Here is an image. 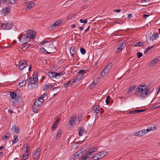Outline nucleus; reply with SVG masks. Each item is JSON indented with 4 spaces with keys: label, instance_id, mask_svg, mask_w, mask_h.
Segmentation results:
<instances>
[{
    "label": "nucleus",
    "instance_id": "obj_1",
    "mask_svg": "<svg viewBox=\"0 0 160 160\" xmlns=\"http://www.w3.org/2000/svg\"><path fill=\"white\" fill-rule=\"evenodd\" d=\"M27 80L28 82L27 87L28 89H33L38 87V84L36 83V82L33 81L32 77H28L27 79Z\"/></svg>",
    "mask_w": 160,
    "mask_h": 160
},
{
    "label": "nucleus",
    "instance_id": "obj_2",
    "mask_svg": "<svg viewBox=\"0 0 160 160\" xmlns=\"http://www.w3.org/2000/svg\"><path fill=\"white\" fill-rule=\"evenodd\" d=\"M152 130V127H148L146 129H143L136 132L135 134V135L137 136H142Z\"/></svg>",
    "mask_w": 160,
    "mask_h": 160
},
{
    "label": "nucleus",
    "instance_id": "obj_3",
    "mask_svg": "<svg viewBox=\"0 0 160 160\" xmlns=\"http://www.w3.org/2000/svg\"><path fill=\"white\" fill-rule=\"evenodd\" d=\"M112 65V63H110L105 67L103 72L101 73V75L102 77H104L105 75L108 74L111 68Z\"/></svg>",
    "mask_w": 160,
    "mask_h": 160
},
{
    "label": "nucleus",
    "instance_id": "obj_4",
    "mask_svg": "<svg viewBox=\"0 0 160 160\" xmlns=\"http://www.w3.org/2000/svg\"><path fill=\"white\" fill-rule=\"evenodd\" d=\"M18 38L23 44H26L30 41L28 36L27 35L26 33L22 36L20 38Z\"/></svg>",
    "mask_w": 160,
    "mask_h": 160
},
{
    "label": "nucleus",
    "instance_id": "obj_5",
    "mask_svg": "<svg viewBox=\"0 0 160 160\" xmlns=\"http://www.w3.org/2000/svg\"><path fill=\"white\" fill-rule=\"evenodd\" d=\"M12 26V24L10 22H8L7 23H2L1 27L2 28L6 30H9L11 28Z\"/></svg>",
    "mask_w": 160,
    "mask_h": 160
},
{
    "label": "nucleus",
    "instance_id": "obj_6",
    "mask_svg": "<svg viewBox=\"0 0 160 160\" xmlns=\"http://www.w3.org/2000/svg\"><path fill=\"white\" fill-rule=\"evenodd\" d=\"M27 62L25 60H22L19 63V67L20 70H22L28 66Z\"/></svg>",
    "mask_w": 160,
    "mask_h": 160
},
{
    "label": "nucleus",
    "instance_id": "obj_7",
    "mask_svg": "<svg viewBox=\"0 0 160 160\" xmlns=\"http://www.w3.org/2000/svg\"><path fill=\"white\" fill-rule=\"evenodd\" d=\"M26 34L28 36L30 40V39L34 38L36 35L35 32L31 30L28 31Z\"/></svg>",
    "mask_w": 160,
    "mask_h": 160
},
{
    "label": "nucleus",
    "instance_id": "obj_8",
    "mask_svg": "<svg viewBox=\"0 0 160 160\" xmlns=\"http://www.w3.org/2000/svg\"><path fill=\"white\" fill-rule=\"evenodd\" d=\"M125 41H124L120 43L118 45V48L117 49V52H121L124 47V45L126 44Z\"/></svg>",
    "mask_w": 160,
    "mask_h": 160
},
{
    "label": "nucleus",
    "instance_id": "obj_9",
    "mask_svg": "<svg viewBox=\"0 0 160 160\" xmlns=\"http://www.w3.org/2000/svg\"><path fill=\"white\" fill-rule=\"evenodd\" d=\"M150 88H147L145 90L142 92V94L140 95V96L142 97L143 98H146L147 97L148 94L150 92Z\"/></svg>",
    "mask_w": 160,
    "mask_h": 160
},
{
    "label": "nucleus",
    "instance_id": "obj_10",
    "mask_svg": "<svg viewBox=\"0 0 160 160\" xmlns=\"http://www.w3.org/2000/svg\"><path fill=\"white\" fill-rule=\"evenodd\" d=\"M41 152V149L40 148H38L34 153V159L37 158L39 157V154Z\"/></svg>",
    "mask_w": 160,
    "mask_h": 160
},
{
    "label": "nucleus",
    "instance_id": "obj_11",
    "mask_svg": "<svg viewBox=\"0 0 160 160\" xmlns=\"http://www.w3.org/2000/svg\"><path fill=\"white\" fill-rule=\"evenodd\" d=\"M76 119V115H72L70 118L69 123L70 125L73 126L75 123V121Z\"/></svg>",
    "mask_w": 160,
    "mask_h": 160
},
{
    "label": "nucleus",
    "instance_id": "obj_12",
    "mask_svg": "<svg viewBox=\"0 0 160 160\" xmlns=\"http://www.w3.org/2000/svg\"><path fill=\"white\" fill-rule=\"evenodd\" d=\"M86 148L84 147L81 150H80V152H77L75 153V156H77L78 155H79V158H81L82 157V153L83 152V151L86 150Z\"/></svg>",
    "mask_w": 160,
    "mask_h": 160
},
{
    "label": "nucleus",
    "instance_id": "obj_13",
    "mask_svg": "<svg viewBox=\"0 0 160 160\" xmlns=\"http://www.w3.org/2000/svg\"><path fill=\"white\" fill-rule=\"evenodd\" d=\"M76 47L74 46H72L70 48V53L71 55V56H72V58L73 57V55H74V54H75V52H76Z\"/></svg>",
    "mask_w": 160,
    "mask_h": 160
},
{
    "label": "nucleus",
    "instance_id": "obj_14",
    "mask_svg": "<svg viewBox=\"0 0 160 160\" xmlns=\"http://www.w3.org/2000/svg\"><path fill=\"white\" fill-rule=\"evenodd\" d=\"M42 104V101H40V100L37 99L34 102L33 106H36V107L38 108Z\"/></svg>",
    "mask_w": 160,
    "mask_h": 160
},
{
    "label": "nucleus",
    "instance_id": "obj_15",
    "mask_svg": "<svg viewBox=\"0 0 160 160\" xmlns=\"http://www.w3.org/2000/svg\"><path fill=\"white\" fill-rule=\"evenodd\" d=\"M97 154L99 155V158L101 159L107 154V152L105 151H103Z\"/></svg>",
    "mask_w": 160,
    "mask_h": 160
},
{
    "label": "nucleus",
    "instance_id": "obj_16",
    "mask_svg": "<svg viewBox=\"0 0 160 160\" xmlns=\"http://www.w3.org/2000/svg\"><path fill=\"white\" fill-rule=\"evenodd\" d=\"M99 109L100 107L98 105H95L93 107V110L97 114L98 113Z\"/></svg>",
    "mask_w": 160,
    "mask_h": 160
},
{
    "label": "nucleus",
    "instance_id": "obj_17",
    "mask_svg": "<svg viewBox=\"0 0 160 160\" xmlns=\"http://www.w3.org/2000/svg\"><path fill=\"white\" fill-rule=\"evenodd\" d=\"M159 34L158 33H154L151 37L150 39L153 41L154 40H156L158 38Z\"/></svg>",
    "mask_w": 160,
    "mask_h": 160
},
{
    "label": "nucleus",
    "instance_id": "obj_18",
    "mask_svg": "<svg viewBox=\"0 0 160 160\" xmlns=\"http://www.w3.org/2000/svg\"><path fill=\"white\" fill-rule=\"evenodd\" d=\"M10 8L9 6L7 7L6 8L2 9L3 13H4V15H5L9 12L10 11Z\"/></svg>",
    "mask_w": 160,
    "mask_h": 160
},
{
    "label": "nucleus",
    "instance_id": "obj_19",
    "mask_svg": "<svg viewBox=\"0 0 160 160\" xmlns=\"http://www.w3.org/2000/svg\"><path fill=\"white\" fill-rule=\"evenodd\" d=\"M29 151V147H27L25 153L23 155V157L25 158V159H27L28 157V152Z\"/></svg>",
    "mask_w": 160,
    "mask_h": 160
},
{
    "label": "nucleus",
    "instance_id": "obj_20",
    "mask_svg": "<svg viewBox=\"0 0 160 160\" xmlns=\"http://www.w3.org/2000/svg\"><path fill=\"white\" fill-rule=\"evenodd\" d=\"M145 109L143 110H134L131 111L129 113V114H135L136 113L140 112H143L145 111Z\"/></svg>",
    "mask_w": 160,
    "mask_h": 160
},
{
    "label": "nucleus",
    "instance_id": "obj_21",
    "mask_svg": "<svg viewBox=\"0 0 160 160\" xmlns=\"http://www.w3.org/2000/svg\"><path fill=\"white\" fill-rule=\"evenodd\" d=\"M159 59L156 58L154 59L149 64V66H152L156 63L158 62L159 61Z\"/></svg>",
    "mask_w": 160,
    "mask_h": 160
},
{
    "label": "nucleus",
    "instance_id": "obj_22",
    "mask_svg": "<svg viewBox=\"0 0 160 160\" xmlns=\"http://www.w3.org/2000/svg\"><path fill=\"white\" fill-rule=\"evenodd\" d=\"M55 72L49 71L48 73V76L50 78H56Z\"/></svg>",
    "mask_w": 160,
    "mask_h": 160
},
{
    "label": "nucleus",
    "instance_id": "obj_23",
    "mask_svg": "<svg viewBox=\"0 0 160 160\" xmlns=\"http://www.w3.org/2000/svg\"><path fill=\"white\" fill-rule=\"evenodd\" d=\"M143 42L142 41H141L139 42H137L135 43H133V45L134 46L136 47L142 46H143Z\"/></svg>",
    "mask_w": 160,
    "mask_h": 160
},
{
    "label": "nucleus",
    "instance_id": "obj_24",
    "mask_svg": "<svg viewBox=\"0 0 160 160\" xmlns=\"http://www.w3.org/2000/svg\"><path fill=\"white\" fill-rule=\"evenodd\" d=\"M38 75L37 72H34L33 74V77L32 80L34 82H37V81H38Z\"/></svg>",
    "mask_w": 160,
    "mask_h": 160
},
{
    "label": "nucleus",
    "instance_id": "obj_25",
    "mask_svg": "<svg viewBox=\"0 0 160 160\" xmlns=\"http://www.w3.org/2000/svg\"><path fill=\"white\" fill-rule=\"evenodd\" d=\"M62 22V21L60 20H58L56 21L52 25V26L53 27H56L57 26H58Z\"/></svg>",
    "mask_w": 160,
    "mask_h": 160
},
{
    "label": "nucleus",
    "instance_id": "obj_26",
    "mask_svg": "<svg viewBox=\"0 0 160 160\" xmlns=\"http://www.w3.org/2000/svg\"><path fill=\"white\" fill-rule=\"evenodd\" d=\"M3 2L8 3L9 4H13L15 3L16 0H3Z\"/></svg>",
    "mask_w": 160,
    "mask_h": 160
},
{
    "label": "nucleus",
    "instance_id": "obj_27",
    "mask_svg": "<svg viewBox=\"0 0 160 160\" xmlns=\"http://www.w3.org/2000/svg\"><path fill=\"white\" fill-rule=\"evenodd\" d=\"M78 129V131L79 132V135L80 136H82L84 134V131L82 130L81 127H79Z\"/></svg>",
    "mask_w": 160,
    "mask_h": 160
},
{
    "label": "nucleus",
    "instance_id": "obj_28",
    "mask_svg": "<svg viewBox=\"0 0 160 160\" xmlns=\"http://www.w3.org/2000/svg\"><path fill=\"white\" fill-rule=\"evenodd\" d=\"M62 132V130L61 129H59L58 131V132L56 137V139H58L61 137Z\"/></svg>",
    "mask_w": 160,
    "mask_h": 160
},
{
    "label": "nucleus",
    "instance_id": "obj_29",
    "mask_svg": "<svg viewBox=\"0 0 160 160\" xmlns=\"http://www.w3.org/2000/svg\"><path fill=\"white\" fill-rule=\"evenodd\" d=\"M64 73V71H62L60 73H57L55 72V76L56 78H58L59 77H61L62 75Z\"/></svg>",
    "mask_w": 160,
    "mask_h": 160
},
{
    "label": "nucleus",
    "instance_id": "obj_30",
    "mask_svg": "<svg viewBox=\"0 0 160 160\" xmlns=\"http://www.w3.org/2000/svg\"><path fill=\"white\" fill-rule=\"evenodd\" d=\"M142 87H143V86H141V85H139L138 88V90L136 91V93H138V92H142L143 90V89L142 88Z\"/></svg>",
    "mask_w": 160,
    "mask_h": 160
},
{
    "label": "nucleus",
    "instance_id": "obj_31",
    "mask_svg": "<svg viewBox=\"0 0 160 160\" xmlns=\"http://www.w3.org/2000/svg\"><path fill=\"white\" fill-rule=\"evenodd\" d=\"M35 3H30L28 4L27 5L26 9H30L32 7H33L35 5Z\"/></svg>",
    "mask_w": 160,
    "mask_h": 160
},
{
    "label": "nucleus",
    "instance_id": "obj_32",
    "mask_svg": "<svg viewBox=\"0 0 160 160\" xmlns=\"http://www.w3.org/2000/svg\"><path fill=\"white\" fill-rule=\"evenodd\" d=\"M16 93L14 92H10V93L11 98L13 99H14L16 98Z\"/></svg>",
    "mask_w": 160,
    "mask_h": 160
},
{
    "label": "nucleus",
    "instance_id": "obj_33",
    "mask_svg": "<svg viewBox=\"0 0 160 160\" xmlns=\"http://www.w3.org/2000/svg\"><path fill=\"white\" fill-rule=\"evenodd\" d=\"M154 47V45H153L152 46L149 47L148 48L146 49L144 52V53L145 54H146L149 51V50L151 49L153 47Z\"/></svg>",
    "mask_w": 160,
    "mask_h": 160
},
{
    "label": "nucleus",
    "instance_id": "obj_34",
    "mask_svg": "<svg viewBox=\"0 0 160 160\" xmlns=\"http://www.w3.org/2000/svg\"><path fill=\"white\" fill-rule=\"evenodd\" d=\"M85 72V70H81L78 72V73L79 74L78 75L82 78Z\"/></svg>",
    "mask_w": 160,
    "mask_h": 160
},
{
    "label": "nucleus",
    "instance_id": "obj_35",
    "mask_svg": "<svg viewBox=\"0 0 160 160\" xmlns=\"http://www.w3.org/2000/svg\"><path fill=\"white\" fill-rule=\"evenodd\" d=\"M27 79L26 80H24L23 81L20 83H19V85L20 87H22L23 86L25 85L26 84V81Z\"/></svg>",
    "mask_w": 160,
    "mask_h": 160
},
{
    "label": "nucleus",
    "instance_id": "obj_36",
    "mask_svg": "<svg viewBox=\"0 0 160 160\" xmlns=\"http://www.w3.org/2000/svg\"><path fill=\"white\" fill-rule=\"evenodd\" d=\"M14 139L12 140V142L13 143H15L18 142V136L17 135H15L14 136Z\"/></svg>",
    "mask_w": 160,
    "mask_h": 160
},
{
    "label": "nucleus",
    "instance_id": "obj_37",
    "mask_svg": "<svg viewBox=\"0 0 160 160\" xmlns=\"http://www.w3.org/2000/svg\"><path fill=\"white\" fill-rule=\"evenodd\" d=\"M136 86L135 84H134V85L131 86L128 88V92H130L132 91L136 87Z\"/></svg>",
    "mask_w": 160,
    "mask_h": 160
},
{
    "label": "nucleus",
    "instance_id": "obj_38",
    "mask_svg": "<svg viewBox=\"0 0 160 160\" xmlns=\"http://www.w3.org/2000/svg\"><path fill=\"white\" fill-rule=\"evenodd\" d=\"M93 159L94 160H98L100 159V158H99V155H98L97 153L95 154L93 156Z\"/></svg>",
    "mask_w": 160,
    "mask_h": 160
},
{
    "label": "nucleus",
    "instance_id": "obj_39",
    "mask_svg": "<svg viewBox=\"0 0 160 160\" xmlns=\"http://www.w3.org/2000/svg\"><path fill=\"white\" fill-rule=\"evenodd\" d=\"M160 108V103L157 104H155L154 106H153L152 108V109H154L158 108Z\"/></svg>",
    "mask_w": 160,
    "mask_h": 160
},
{
    "label": "nucleus",
    "instance_id": "obj_40",
    "mask_svg": "<svg viewBox=\"0 0 160 160\" xmlns=\"http://www.w3.org/2000/svg\"><path fill=\"white\" fill-rule=\"evenodd\" d=\"M38 108L36 106H33L32 107L33 111L35 113H38Z\"/></svg>",
    "mask_w": 160,
    "mask_h": 160
},
{
    "label": "nucleus",
    "instance_id": "obj_41",
    "mask_svg": "<svg viewBox=\"0 0 160 160\" xmlns=\"http://www.w3.org/2000/svg\"><path fill=\"white\" fill-rule=\"evenodd\" d=\"M80 50L81 53L82 54H85V53L86 52V50H85V49L84 48L82 47H81L80 48Z\"/></svg>",
    "mask_w": 160,
    "mask_h": 160
},
{
    "label": "nucleus",
    "instance_id": "obj_42",
    "mask_svg": "<svg viewBox=\"0 0 160 160\" xmlns=\"http://www.w3.org/2000/svg\"><path fill=\"white\" fill-rule=\"evenodd\" d=\"M97 84V82H94V81H93L92 83L90 85V87L91 88H94L95 86Z\"/></svg>",
    "mask_w": 160,
    "mask_h": 160
},
{
    "label": "nucleus",
    "instance_id": "obj_43",
    "mask_svg": "<svg viewBox=\"0 0 160 160\" xmlns=\"http://www.w3.org/2000/svg\"><path fill=\"white\" fill-rule=\"evenodd\" d=\"M71 81H69L66 83H65L63 85L64 87L66 88L67 87L69 86L71 84Z\"/></svg>",
    "mask_w": 160,
    "mask_h": 160
},
{
    "label": "nucleus",
    "instance_id": "obj_44",
    "mask_svg": "<svg viewBox=\"0 0 160 160\" xmlns=\"http://www.w3.org/2000/svg\"><path fill=\"white\" fill-rule=\"evenodd\" d=\"M58 126V124H56L55 123H54L52 125V131H53L55 130L56 128H57Z\"/></svg>",
    "mask_w": 160,
    "mask_h": 160
},
{
    "label": "nucleus",
    "instance_id": "obj_45",
    "mask_svg": "<svg viewBox=\"0 0 160 160\" xmlns=\"http://www.w3.org/2000/svg\"><path fill=\"white\" fill-rule=\"evenodd\" d=\"M80 22L81 23H86L87 22V20L86 19H82L80 20Z\"/></svg>",
    "mask_w": 160,
    "mask_h": 160
},
{
    "label": "nucleus",
    "instance_id": "obj_46",
    "mask_svg": "<svg viewBox=\"0 0 160 160\" xmlns=\"http://www.w3.org/2000/svg\"><path fill=\"white\" fill-rule=\"evenodd\" d=\"M19 129H20V128L18 127H15V133H19V132H20Z\"/></svg>",
    "mask_w": 160,
    "mask_h": 160
},
{
    "label": "nucleus",
    "instance_id": "obj_47",
    "mask_svg": "<svg viewBox=\"0 0 160 160\" xmlns=\"http://www.w3.org/2000/svg\"><path fill=\"white\" fill-rule=\"evenodd\" d=\"M137 57L138 58H140L142 56V52H138L137 53Z\"/></svg>",
    "mask_w": 160,
    "mask_h": 160
},
{
    "label": "nucleus",
    "instance_id": "obj_48",
    "mask_svg": "<svg viewBox=\"0 0 160 160\" xmlns=\"http://www.w3.org/2000/svg\"><path fill=\"white\" fill-rule=\"evenodd\" d=\"M82 78V77L78 75L77 76V77L75 78V79L77 81H79Z\"/></svg>",
    "mask_w": 160,
    "mask_h": 160
},
{
    "label": "nucleus",
    "instance_id": "obj_49",
    "mask_svg": "<svg viewBox=\"0 0 160 160\" xmlns=\"http://www.w3.org/2000/svg\"><path fill=\"white\" fill-rule=\"evenodd\" d=\"M29 46L28 45H27L23 47L22 49L24 50H26L29 48Z\"/></svg>",
    "mask_w": 160,
    "mask_h": 160
},
{
    "label": "nucleus",
    "instance_id": "obj_50",
    "mask_svg": "<svg viewBox=\"0 0 160 160\" xmlns=\"http://www.w3.org/2000/svg\"><path fill=\"white\" fill-rule=\"evenodd\" d=\"M7 136L5 135L3 138H4V139H6L8 138V137H9L10 136V134L9 133H7Z\"/></svg>",
    "mask_w": 160,
    "mask_h": 160
},
{
    "label": "nucleus",
    "instance_id": "obj_51",
    "mask_svg": "<svg viewBox=\"0 0 160 160\" xmlns=\"http://www.w3.org/2000/svg\"><path fill=\"white\" fill-rule=\"evenodd\" d=\"M49 88V85H45V86L43 87L44 90H46Z\"/></svg>",
    "mask_w": 160,
    "mask_h": 160
},
{
    "label": "nucleus",
    "instance_id": "obj_52",
    "mask_svg": "<svg viewBox=\"0 0 160 160\" xmlns=\"http://www.w3.org/2000/svg\"><path fill=\"white\" fill-rule=\"evenodd\" d=\"M97 149L96 148L94 147L93 148H91L90 150L92 151V152H95L96 150Z\"/></svg>",
    "mask_w": 160,
    "mask_h": 160
},
{
    "label": "nucleus",
    "instance_id": "obj_53",
    "mask_svg": "<svg viewBox=\"0 0 160 160\" xmlns=\"http://www.w3.org/2000/svg\"><path fill=\"white\" fill-rule=\"evenodd\" d=\"M15 126H14L11 129V130H10V131L11 132H14L15 131Z\"/></svg>",
    "mask_w": 160,
    "mask_h": 160
},
{
    "label": "nucleus",
    "instance_id": "obj_54",
    "mask_svg": "<svg viewBox=\"0 0 160 160\" xmlns=\"http://www.w3.org/2000/svg\"><path fill=\"white\" fill-rule=\"evenodd\" d=\"M73 17V15H69V16H68L67 17V19L68 20H69V19H70V18H72Z\"/></svg>",
    "mask_w": 160,
    "mask_h": 160
},
{
    "label": "nucleus",
    "instance_id": "obj_55",
    "mask_svg": "<svg viewBox=\"0 0 160 160\" xmlns=\"http://www.w3.org/2000/svg\"><path fill=\"white\" fill-rule=\"evenodd\" d=\"M55 83L51 84V85H49V88H52L55 86Z\"/></svg>",
    "mask_w": 160,
    "mask_h": 160
},
{
    "label": "nucleus",
    "instance_id": "obj_56",
    "mask_svg": "<svg viewBox=\"0 0 160 160\" xmlns=\"http://www.w3.org/2000/svg\"><path fill=\"white\" fill-rule=\"evenodd\" d=\"M43 98L42 97H40L39 98V99L38 100H40V101H42V102L43 101Z\"/></svg>",
    "mask_w": 160,
    "mask_h": 160
},
{
    "label": "nucleus",
    "instance_id": "obj_57",
    "mask_svg": "<svg viewBox=\"0 0 160 160\" xmlns=\"http://www.w3.org/2000/svg\"><path fill=\"white\" fill-rule=\"evenodd\" d=\"M47 42L46 41H43L42 42H41L40 43L42 45V44H44L45 43H46Z\"/></svg>",
    "mask_w": 160,
    "mask_h": 160
},
{
    "label": "nucleus",
    "instance_id": "obj_58",
    "mask_svg": "<svg viewBox=\"0 0 160 160\" xmlns=\"http://www.w3.org/2000/svg\"><path fill=\"white\" fill-rule=\"evenodd\" d=\"M59 120V118L57 119V120L54 123H55L56 124L58 125V123Z\"/></svg>",
    "mask_w": 160,
    "mask_h": 160
},
{
    "label": "nucleus",
    "instance_id": "obj_59",
    "mask_svg": "<svg viewBox=\"0 0 160 160\" xmlns=\"http://www.w3.org/2000/svg\"><path fill=\"white\" fill-rule=\"evenodd\" d=\"M121 11V9H117L116 10H114V12H119Z\"/></svg>",
    "mask_w": 160,
    "mask_h": 160
},
{
    "label": "nucleus",
    "instance_id": "obj_60",
    "mask_svg": "<svg viewBox=\"0 0 160 160\" xmlns=\"http://www.w3.org/2000/svg\"><path fill=\"white\" fill-rule=\"evenodd\" d=\"M77 81L75 78L72 82V85L75 83Z\"/></svg>",
    "mask_w": 160,
    "mask_h": 160
},
{
    "label": "nucleus",
    "instance_id": "obj_61",
    "mask_svg": "<svg viewBox=\"0 0 160 160\" xmlns=\"http://www.w3.org/2000/svg\"><path fill=\"white\" fill-rule=\"evenodd\" d=\"M132 16V14H129L128 15V18H131Z\"/></svg>",
    "mask_w": 160,
    "mask_h": 160
},
{
    "label": "nucleus",
    "instance_id": "obj_62",
    "mask_svg": "<svg viewBox=\"0 0 160 160\" xmlns=\"http://www.w3.org/2000/svg\"><path fill=\"white\" fill-rule=\"evenodd\" d=\"M92 152V151L90 150V151L88 153H87V154H88V156H90L91 155V154Z\"/></svg>",
    "mask_w": 160,
    "mask_h": 160
},
{
    "label": "nucleus",
    "instance_id": "obj_63",
    "mask_svg": "<svg viewBox=\"0 0 160 160\" xmlns=\"http://www.w3.org/2000/svg\"><path fill=\"white\" fill-rule=\"evenodd\" d=\"M148 16H149V15H147V14H144V15H143V17L144 18H146V17H148Z\"/></svg>",
    "mask_w": 160,
    "mask_h": 160
},
{
    "label": "nucleus",
    "instance_id": "obj_64",
    "mask_svg": "<svg viewBox=\"0 0 160 160\" xmlns=\"http://www.w3.org/2000/svg\"><path fill=\"white\" fill-rule=\"evenodd\" d=\"M81 120V118L80 117V116L79 115L78 116V120L79 122Z\"/></svg>",
    "mask_w": 160,
    "mask_h": 160
}]
</instances>
